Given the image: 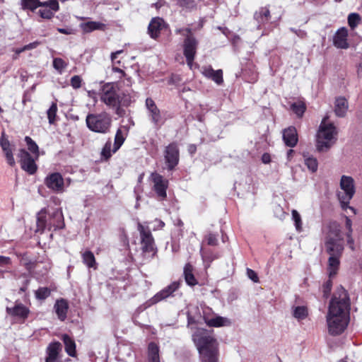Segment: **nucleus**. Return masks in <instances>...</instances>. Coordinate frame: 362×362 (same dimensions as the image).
Instances as JSON below:
<instances>
[{
	"mask_svg": "<svg viewBox=\"0 0 362 362\" xmlns=\"http://www.w3.org/2000/svg\"><path fill=\"white\" fill-rule=\"evenodd\" d=\"M146 106L149 112V117L151 122L156 126L161 125V116L159 109L157 107L155 102L151 98L146 100Z\"/></svg>",
	"mask_w": 362,
	"mask_h": 362,
	"instance_id": "18",
	"label": "nucleus"
},
{
	"mask_svg": "<svg viewBox=\"0 0 362 362\" xmlns=\"http://www.w3.org/2000/svg\"><path fill=\"white\" fill-rule=\"evenodd\" d=\"M361 18L359 14L351 13L348 16V23L351 29H354L361 22Z\"/></svg>",
	"mask_w": 362,
	"mask_h": 362,
	"instance_id": "40",
	"label": "nucleus"
},
{
	"mask_svg": "<svg viewBox=\"0 0 362 362\" xmlns=\"http://www.w3.org/2000/svg\"><path fill=\"white\" fill-rule=\"evenodd\" d=\"M80 27L84 33H90L95 30H103L105 25L99 22L88 21L81 23Z\"/></svg>",
	"mask_w": 362,
	"mask_h": 362,
	"instance_id": "31",
	"label": "nucleus"
},
{
	"mask_svg": "<svg viewBox=\"0 0 362 362\" xmlns=\"http://www.w3.org/2000/svg\"><path fill=\"white\" fill-rule=\"evenodd\" d=\"M18 156L20 158L21 166L23 170L30 175H33L37 171V167L34 158L25 149H21Z\"/></svg>",
	"mask_w": 362,
	"mask_h": 362,
	"instance_id": "13",
	"label": "nucleus"
},
{
	"mask_svg": "<svg viewBox=\"0 0 362 362\" xmlns=\"http://www.w3.org/2000/svg\"><path fill=\"white\" fill-rule=\"evenodd\" d=\"M176 1L177 5L182 8L192 9L196 6L193 0H176Z\"/></svg>",
	"mask_w": 362,
	"mask_h": 362,
	"instance_id": "47",
	"label": "nucleus"
},
{
	"mask_svg": "<svg viewBox=\"0 0 362 362\" xmlns=\"http://www.w3.org/2000/svg\"><path fill=\"white\" fill-rule=\"evenodd\" d=\"M137 230L140 234L141 250L143 253L153 257L157 252L154 238L148 226H143L141 223L137 224Z\"/></svg>",
	"mask_w": 362,
	"mask_h": 362,
	"instance_id": "7",
	"label": "nucleus"
},
{
	"mask_svg": "<svg viewBox=\"0 0 362 362\" xmlns=\"http://www.w3.org/2000/svg\"><path fill=\"white\" fill-rule=\"evenodd\" d=\"M54 308L58 318L61 321H64L66 318V314L69 309L68 302L63 298L57 300L54 304Z\"/></svg>",
	"mask_w": 362,
	"mask_h": 362,
	"instance_id": "25",
	"label": "nucleus"
},
{
	"mask_svg": "<svg viewBox=\"0 0 362 362\" xmlns=\"http://www.w3.org/2000/svg\"><path fill=\"white\" fill-rule=\"evenodd\" d=\"M22 6L31 11H34L39 6L49 7L54 11L59 9L57 0H49L45 2H41L40 0H22Z\"/></svg>",
	"mask_w": 362,
	"mask_h": 362,
	"instance_id": "15",
	"label": "nucleus"
},
{
	"mask_svg": "<svg viewBox=\"0 0 362 362\" xmlns=\"http://www.w3.org/2000/svg\"><path fill=\"white\" fill-rule=\"evenodd\" d=\"M348 102L346 98L343 97L337 98L334 106V112L336 115L340 117H344L348 110Z\"/></svg>",
	"mask_w": 362,
	"mask_h": 362,
	"instance_id": "28",
	"label": "nucleus"
},
{
	"mask_svg": "<svg viewBox=\"0 0 362 362\" xmlns=\"http://www.w3.org/2000/svg\"><path fill=\"white\" fill-rule=\"evenodd\" d=\"M291 213H292V219L293 220V221L295 223L296 228L298 232H300L302 230V221H301L300 215L295 209L292 210Z\"/></svg>",
	"mask_w": 362,
	"mask_h": 362,
	"instance_id": "46",
	"label": "nucleus"
},
{
	"mask_svg": "<svg viewBox=\"0 0 362 362\" xmlns=\"http://www.w3.org/2000/svg\"><path fill=\"white\" fill-rule=\"evenodd\" d=\"M346 238H347V243H348L349 247L352 250H354V240L351 237V234L346 233Z\"/></svg>",
	"mask_w": 362,
	"mask_h": 362,
	"instance_id": "58",
	"label": "nucleus"
},
{
	"mask_svg": "<svg viewBox=\"0 0 362 362\" xmlns=\"http://www.w3.org/2000/svg\"><path fill=\"white\" fill-rule=\"evenodd\" d=\"M198 41L193 35H187L183 42V53L185 58L189 59L192 57H195Z\"/></svg>",
	"mask_w": 362,
	"mask_h": 362,
	"instance_id": "16",
	"label": "nucleus"
},
{
	"mask_svg": "<svg viewBox=\"0 0 362 362\" xmlns=\"http://www.w3.org/2000/svg\"><path fill=\"white\" fill-rule=\"evenodd\" d=\"M112 146V142L109 139L106 141L104 147L102 149L101 151V156L104 158L105 160L109 159L112 156V149H111Z\"/></svg>",
	"mask_w": 362,
	"mask_h": 362,
	"instance_id": "43",
	"label": "nucleus"
},
{
	"mask_svg": "<svg viewBox=\"0 0 362 362\" xmlns=\"http://www.w3.org/2000/svg\"><path fill=\"white\" fill-rule=\"evenodd\" d=\"M86 123L90 131L100 134H107L109 132L112 124V118L105 112L90 113L86 116Z\"/></svg>",
	"mask_w": 362,
	"mask_h": 362,
	"instance_id": "6",
	"label": "nucleus"
},
{
	"mask_svg": "<svg viewBox=\"0 0 362 362\" xmlns=\"http://www.w3.org/2000/svg\"><path fill=\"white\" fill-rule=\"evenodd\" d=\"M51 295V290L47 287H40L35 291V296L39 300H44Z\"/></svg>",
	"mask_w": 362,
	"mask_h": 362,
	"instance_id": "36",
	"label": "nucleus"
},
{
	"mask_svg": "<svg viewBox=\"0 0 362 362\" xmlns=\"http://www.w3.org/2000/svg\"><path fill=\"white\" fill-rule=\"evenodd\" d=\"M123 51L122 50H118L115 52H112L111 54V59L113 62H115V60L116 59V58L117 57V55L121 54Z\"/></svg>",
	"mask_w": 362,
	"mask_h": 362,
	"instance_id": "64",
	"label": "nucleus"
},
{
	"mask_svg": "<svg viewBox=\"0 0 362 362\" xmlns=\"http://www.w3.org/2000/svg\"><path fill=\"white\" fill-rule=\"evenodd\" d=\"M291 108L298 117H302L306 107L303 102H297L293 103Z\"/></svg>",
	"mask_w": 362,
	"mask_h": 362,
	"instance_id": "37",
	"label": "nucleus"
},
{
	"mask_svg": "<svg viewBox=\"0 0 362 362\" xmlns=\"http://www.w3.org/2000/svg\"><path fill=\"white\" fill-rule=\"evenodd\" d=\"M247 277L250 279H251L252 281H254L255 283L259 281L258 276L254 270L247 268Z\"/></svg>",
	"mask_w": 362,
	"mask_h": 362,
	"instance_id": "52",
	"label": "nucleus"
},
{
	"mask_svg": "<svg viewBox=\"0 0 362 362\" xmlns=\"http://www.w3.org/2000/svg\"><path fill=\"white\" fill-rule=\"evenodd\" d=\"M62 351V344L58 341L49 344L47 348V357L45 362H62L59 360V353Z\"/></svg>",
	"mask_w": 362,
	"mask_h": 362,
	"instance_id": "20",
	"label": "nucleus"
},
{
	"mask_svg": "<svg viewBox=\"0 0 362 362\" xmlns=\"http://www.w3.org/2000/svg\"><path fill=\"white\" fill-rule=\"evenodd\" d=\"M29 282L30 281L28 279L24 281V284L20 288V292H24L27 290Z\"/></svg>",
	"mask_w": 362,
	"mask_h": 362,
	"instance_id": "63",
	"label": "nucleus"
},
{
	"mask_svg": "<svg viewBox=\"0 0 362 362\" xmlns=\"http://www.w3.org/2000/svg\"><path fill=\"white\" fill-rule=\"evenodd\" d=\"M326 252L329 255L328 259L327 270L329 272V277L334 276L339 267L340 258L344 251V245L342 241H333L329 238L325 240V242Z\"/></svg>",
	"mask_w": 362,
	"mask_h": 362,
	"instance_id": "5",
	"label": "nucleus"
},
{
	"mask_svg": "<svg viewBox=\"0 0 362 362\" xmlns=\"http://www.w3.org/2000/svg\"><path fill=\"white\" fill-rule=\"evenodd\" d=\"M348 30L346 28H339L334 36V45L340 49H347L349 43L347 42Z\"/></svg>",
	"mask_w": 362,
	"mask_h": 362,
	"instance_id": "21",
	"label": "nucleus"
},
{
	"mask_svg": "<svg viewBox=\"0 0 362 362\" xmlns=\"http://www.w3.org/2000/svg\"><path fill=\"white\" fill-rule=\"evenodd\" d=\"M194 267L190 263H187L184 267L183 275L185 282L190 286L198 284V281L194 275Z\"/></svg>",
	"mask_w": 362,
	"mask_h": 362,
	"instance_id": "27",
	"label": "nucleus"
},
{
	"mask_svg": "<svg viewBox=\"0 0 362 362\" xmlns=\"http://www.w3.org/2000/svg\"><path fill=\"white\" fill-rule=\"evenodd\" d=\"M148 362H160L159 348L153 342H151L148 347Z\"/></svg>",
	"mask_w": 362,
	"mask_h": 362,
	"instance_id": "30",
	"label": "nucleus"
},
{
	"mask_svg": "<svg viewBox=\"0 0 362 362\" xmlns=\"http://www.w3.org/2000/svg\"><path fill=\"white\" fill-rule=\"evenodd\" d=\"M349 310L350 300L348 293L340 286L333 294L326 317L330 335L338 336L344 332L349 322Z\"/></svg>",
	"mask_w": 362,
	"mask_h": 362,
	"instance_id": "1",
	"label": "nucleus"
},
{
	"mask_svg": "<svg viewBox=\"0 0 362 362\" xmlns=\"http://www.w3.org/2000/svg\"><path fill=\"white\" fill-rule=\"evenodd\" d=\"M206 240L209 245H216L218 243L217 237L213 233H209L206 236Z\"/></svg>",
	"mask_w": 362,
	"mask_h": 362,
	"instance_id": "51",
	"label": "nucleus"
},
{
	"mask_svg": "<svg viewBox=\"0 0 362 362\" xmlns=\"http://www.w3.org/2000/svg\"><path fill=\"white\" fill-rule=\"evenodd\" d=\"M192 340L199 351L201 362H218V343L206 329L198 328Z\"/></svg>",
	"mask_w": 362,
	"mask_h": 362,
	"instance_id": "2",
	"label": "nucleus"
},
{
	"mask_svg": "<svg viewBox=\"0 0 362 362\" xmlns=\"http://www.w3.org/2000/svg\"><path fill=\"white\" fill-rule=\"evenodd\" d=\"M283 140L289 147H294L298 143V134L294 127H289L283 132Z\"/></svg>",
	"mask_w": 362,
	"mask_h": 362,
	"instance_id": "23",
	"label": "nucleus"
},
{
	"mask_svg": "<svg viewBox=\"0 0 362 362\" xmlns=\"http://www.w3.org/2000/svg\"><path fill=\"white\" fill-rule=\"evenodd\" d=\"M153 183V190L160 200H164L167 197L166 190L168 187V180L157 173L151 175Z\"/></svg>",
	"mask_w": 362,
	"mask_h": 362,
	"instance_id": "11",
	"label": "nucleus"
},
{
	"mask_svg": "<svg viewBox=\"0 0 362 362\" xmlns=\"http://www.w3.org/2000/svg\"><path fill=\"white\" fill-rule=\"evenodd\" d=\"M83 262L89 268L94 267L95 265V258L93 253L90 251H86L82 254Z\"/></svg>",
	"mask_w": 362,
	"mask_h": 362,
	"instance_id": "35",
	"label": "nucleus"
},
{
	"mask_svg": "<svg viewBox=\"0 0 362 362\" xmlns=\"http://www.w3.org/2000/svg\"><path fill=\"white\" fill-rule=\"evenodd\" d=\"M176 33L177 34H182L184 36H185V37H187V35H192V30L191 28H179V29H177L175 30Z\"/></svg>",
	"mask_w": 362,
	"mask_h": 362,
	"instance_id": "55",
	"label": "nucleus"
},
{
	"mask_svg": "<svg viewBox=\"0 0 362 362\" xmlns=\"http://www.w3.org/2000/svg\"><path fill=\"white\" fill-rule=\"evenodd\" d=\"M132 103V96L129 93L122 92L119 93L118 105H122L124 107H128Z\"/></svg>",
	"mask_w": 362,
	"mask_h": 362,
	"instance_id": "41",
	"label": "nucleus"
},
{
	"mask_svg": "<svg viewBox=\"0 0 362 362\" xmlns=\"http://www.w3.org/2000/svg\"><path fill=\"white\" fill-rule=\"evenodd\" d=\"M179 149L177 144L171 143L166 146L164 157L168 169L172 170L179 163Z\"/></svg>",
	"mask_w": 362,
	"mask_h": 362,
	"instance_id": "12",
	"label": "nucleus"
},
{
	"mask_svg": "<svg viewBox=\"0 0 362 362\" xmlns=\"http://www.w3.org/2000/svg\"><path fill=\"white\" fill-rule=\"evenodd\" d=\"M4 134H2V136L0 139V145L3 150H6V148H10V143L7 139L4 138Z\"/></svg>",
	"mask_w": 362,
	"mask_h": 362,
	"instance_id": "54",
	"label": "nucleus"
},
{
	"mask_svg": "<svg viewBox=\"0 0 362 362\" xmlns=\"http://www.w3.org/2000/svg\"><path fill=\"white\" fill-rule=\"evenodd\" d=\"M62 340L65 345V351L70 356L76 355V344L75 341L67 334L62 336Z\"/></svg>",
	"mask_w": 362,
	"mask_h": 362,
	"instance_id": "29",
	"label": "nucleus"
},
{
	"mask_svg": "<svg viewBox=\"0 0 362 362\" xmlns=\"http://www.w3.org/2000/svg\"><path fill=\"white\" fill-rule=\"evenodd\" d=\"M3 151L5 153V156H6V161H7L8 164L10 165L11 166H13L15 165L16 162H15L11 148H6V150H3Z\"/></svg>",
	"mask_w": 362,
	"mask_h": 362,
	"instance_id": "49",
	"label": "nucleus"
},
{
	"mask_svg": "<svg viewBox=\"0 0 362 362\" xmlns=\"http://www.w3.org/2000/svg\"><path fill=\"white\" fill-rule=\"evenodd\" d=\"M262 160L265 164L270 163V161H271L270 155L269 153H264L262 156Z\"/></svg>",
	"mask_w": 362,
	"mask_h": 362,
	"instance_id": "61",
	"label": "nucleus"
},
{
	"mask_svg": "<svg viewBox=\"0 0 362 362\" xmlns=\"http://www.w3.org/2000/svg\"><path fill=\"white\" fill-rule=\"evenodd\" d=\"M40 44V42L39 41H35V42H33L31 43H29V44L25 45L24 49H25V51L33 49H35Z\"/></svg>",
	"mask_w": 362,
	"mask_h": 362,
	"instance_id": "57",
	"label": "nucleus"
},
{
	"mask_svg": "<svg viewBox=\"0 0 362 362\" xmlns=\"http://www.w3.org/2000/svg\"><path fill=\"white\" fill-rule=\"evenodd\" d=\"M65 224L61 209H55L47 213L46 209H41L37 214L36 232L43 233L46 229L56 230L64 228Z\"/></svg>",
	"mask_w": 362,
	"mask_h": 362,
	"instance_id": "3",
	"label": "nucleus"
},
{
	"mask_svg": "<svg viewBox=\"0 0 362 362\" xmlns=\"http://www.w3.org/2000/svg\"><path fill=\"white\" fill-rule=\"evenodd\" d=\"M345 226L346 229L348 230L347 233L351 234L352 233V222L351 220L349 217H346Z\"/></svg>",
	"mask_w": 362,
	"mask_h": 362,
	"instance_id": "59",
	"label": "nucleus"
},
{
	"mask_svg": "<svg viewBox=\"0 0 362 362\" xmlns=\"http://www.w3.org/2000/svg\"><path fill=\"white\" fill-rule=\"evenodd\" d=\"M25 141L28 146V150L35 154L36 158L39 156V148L37 144L30 137L25 136Z\"/></svg>",
	"mask_w": 362,
	"mask_h": 362,
	"instance_id": "39",
	"label": "nucleus"
},
{
	"mask_svg": "<svg viewBox=\"0 0 362 362\" xmlns=\"http://www.w3.org/2000/svg\"><path fill=\"white\" fill-rule=\"evenodd\" d=\"M201 72L206 78L214 81L217 85H221L223 82L221 69L215 71L211 66H204L201 69Z\"/></svg>",
	"mask_w": 362,
	"mask_h": 362,
	"instance_id": "17",
	"label": "nucleus"
},
{
	"mask_svg": "<svg viewBox=\"0 0 362 362\" xmlns=\"http://www.w3.org/2000/svg\"><path fill=\"white\" fill-rule=\"evenodd\" d=\"M303 157L305 165L313 173L316 172L318 167L317 159L315 157L310 156L308 153H304Z\"/></svg>",
	"mask_w": 362,
	"mask_h": 362,
	"instance_id": "32",
	"label": "nucleus"
},
{
	"mask_svg": "<svg viewBox=\"0 0 362 362\" xmlns=\"http://www.w3.org/2000/svg\"><path fill=\"white\" fill-rule=\"evenodd\" d=\"M7 313L18 320H25L30 313L29 309L22 303H16L13 308H6Z\"/></svg>",
	"mask_w": 362,
	"mask_h": 362,
	"instance_id": "19",
	"label": "nucleus"
},
{
	"mask_svg": "<svg viewBox=\"0 0 362 362\" xmlns=\"http://www.w3.org/2000/svg\"><path fill=\"white\" fill-rule=\"evenodd\" d=\"M270 18V11L267 7H262L254 13V19L258 24V28L269 21Z\"/></svg>",
	"mask_w": 362,
	"mask_h": 362,
	"instance_id": "26",
	"label": "nucleus"
},
{
	"mask_svg": "<svg viewBox=\"0 0 362 362\" xmlns=\"http://www.w3.org/2000/svg\"><path fill=\"white\" fill-rule=\"evenodd\" d=\"M125 140V136L120 129H118L115 136V142L113 145L112 152L115 153L119 150V148L122 146L124 141Z\"/></svg>",
	"mask_w": 362,
	"mask_h": 362,
	"instance_id": "34",
	"label": "nucleus"
},
{
	"mask_svg": "<svg viewBox=\"0 0 362 362\" xmlns=\"http://www.w3.org/2000/svg\"><path fill=\"white\" fill-rule=\"evenodd\" d=\"M308 315V309L305 306H296L293 308V316L298 320H303Z\"/></svg>",
	"mask_w": 362,
	"mask_h": 362,
	"instance_id": "33",
	"label": "nucleus"
},
{
	"mask_svg": "<svg viewBox=\"0 0 362 362\" xmlns=\"http://www.w3.org/2000/svg\"><path fill=\"white\" fill-rule=\"evenodd\" d=\"M290 30L291 32L294 33L300 38L303 39L307 37V33L303 30H300V29L297 30V29L291 28Z\"/></svg>",
	"mask_w": 362,
	"mask_h": 362,
	"instance_id": "53",
	"label": "nucleus"
},
{
	"mask_svg": "<svg viewBox=\"0 0 362 362\" xmlns=\"http://www.w3.org/2000/svg\"><path fill=\"white\" fill-rule=\"evenodd\" d=\"M41 7L42 8L38 11V13L42 18L51 19L54 16L55 11L53 9L46 6Z\"/></svg>",
	"mask_w": 362,
	"mask_h": 362,
	"instance_id": "44",
	"label": "nucleus"
},
{
	"mask_svg": "<svg viewBox=\"0 0 362 362\" xmlns=\"http://www.w3.org/2000/svg\"><path fill=\"white\" fill-rule=\"evenodd\" d=\"M81 78L78 75H75L72 76L71 78V86L74 89L79 88L81 86Z\"/></svg>",
	"mask_w": 362,
	"mask_h": 362,
	"instance_id": "50",
	"label": "nucleus"
},
{
	"mask_svg": "<svg viewBox=\"0 0 362 362\" xmlns=\"http://www.w3.org/2000/svg\"><path fill=\"white\" fill-rule=\"evenodd\" d=\"M329 230L326 235L325 240L332 239L333 241H343L341 230L339 224L335 221L329 224Z\"/></svg>",
	"mask_w": 362,
	"mask_h": 362,
	"instance_id": "24",
	"label": "nucleus"
},
{
	"mask_svg": "<svg viewBox=\"0 0 362 362\" xmlns=\"http://www.w3.org/2000/svg\"><path fill=\"white\" fill-rule=\"evenodd\" d=\"M57 105L56 103H52L50 107L47 110V118L50 124H54L57 116Z\"/></svg>",
	"mask_w": 362,
	"mask_h": 362,
	"instance_id": "42",
	"label": "nucleus"
},
{
	"mask_svg": "<svg viewBox=\"0 0 362 362\" xmlns=\"http://www.w3.org/2000/svg\"><path fill=\"white\" fill-rule=\"evenodd\" d=\"M340 187L344 190V194H339V199L343 205H346L349 203L355 192L354 179L349 176H341Z\"/></svg>",
	"mask_w": 362,
	"mask_h": 362,
	"instance_id": "10",
	"label": "nucleus"
},
{
	"mask_svg": "<svg viewBox=\"0 0 362 362\" xmlns=\"http://www.w3.org/2000/svg\"><path fill=\"white\" fill-rule=\"evenodd\" d=\"M45 185L55 192L64 191V179L59 173H53L48 175L45 179Z\"/></svg>",
	"mask_w": 362,
	"mask_h": 362,
	"instance_id": "14",
	"label": "nucleus"
},
{
	"mask_svg": "<svg viewBox=\"0 0 362 362\" xmlns=\"http://www.w3.org/2000/svg\"><path fill=\"white\" fill-rule=\"evenodd\" d=\"M100 90V100L102 102L110 107L118 105L119 93L116 91L114 83H105Z\"/></svg>",
	"mask_w": 362,
	"mask_h": 362,
	"instance_id": "9",
	"label": "nucleus"
},
{
	"mask_svg": "<svg viewBox=\"0 0 362 362\" xmlns=\"http://www.w3.org/2000/svg\"><path fill=\"white\" fill-rule=\"evenodd\" d=\"M57 31L60 33L65 35H71L73 33V30L71 28H57Z\"/></svg>",
	"mask_w": 362,
	"mask_h": 362,
	"instance_id": "60",
	"label": "nucleus"
},
{
	"mask_svg": "<svg viewBox=\"0 0 362 362\" xmlns=\"http://www.w3.org/2000/svg\"><path fill=\"white\" fill-rule=\"evenodd\" d=\"M10 263V258L7 257H0V264L6 265Z\"/></svg>",
	"mask_w": 362,
	"mask_h": 362,
	"instance_id": "62",
	"label": "nucleus"
},
{
	"mask_svg": "<svg viewBox=\"0 0 362 362\" xmlns=\"http://www.w3.org/2000/svg\"><path fill=\"white\" fill-rule=\"evenodd\" d=\"M226 321H227L226 318L218 316L209 320H206V323L209 327H217L224 325Z\"/></svg>",
	"mask_w": 362,
	"mask_h": 362,
	"instance_id": "38",
	"label": "nucleus"
},
{
	"mask_svg": "<svg viewBox=\"0 0 362 362\" xmlns=\"http://www.w3.org/2000/svg\"><path fill=\"white\" fill-rule=\"evenodd\" d=\"M332 282L330 279L327 280L326 282L324 283L322 286V291H323V296L325 298H328L330 291L332 290Z\"/></svg>",
	"mask_w": 362,
	"mask_h": 362,
	"instance_id": "48",
	"label": "nucleus"
},
{
	"mask_svg": "<svg viewBox=\"0 0 362 362\" xmlns=\"http://www.w3.org/2000/svg\"><path fill=\"white\" fill-rule=\"evenodd\" d=\"M122 107L123 106L122 105H118L117 106L112 107L115 108L116 115H117L119 117H123L125 115V111L122 108Z\"/></svg>",
	"mask_w": 362,
	"mask_h": 362,
	"instance_id": "56",
	"label": "nucleus"
},
{
	"mask_svg": "<svg viewBox=\"0 0 362 362\" xmlns=\"http://www.w3.org/2000/svg\"><path fill=\"white\" fill-rule=\"evenodd\" d=\"M164 26V21L159 17L153 18L148 26V33L152 39H157Z\"/></svg>",
	"mask_w": 362,
	"mask_h": 362,
	"instance_id": "22",
	"label": "nucleus"
},
{
	"mask_svg": "<svg viewBox=\"0 0 362 362\" xmlns=\"http://www.w3.org/2000/svg\"><path fill=\"white\" fill-rule=\"evenodd\" d=\"M327 117L323 118L316 138V148L320 152L327 151L335 143L337 131L332 123H327Z\"/></svg>",
	"mask_w": 362,
	"mask_h": 362,
	"instance_id": "4",
	"label": "nucleus"
},
{
	"mask_svg": "<svg viewBox=\"0 0 362 362\" xmlns=\"http://www.w3.org/2000/svg\"><path fill=\"white\" fill-rule=\"evenodd\" d=\"M180 281H175L172 282L170 285L163 288L161 291L154 295L151 299H149L146 303V307L156 304L157 303L165 300L168 298L174 297L175 292H176L180 288Z\"/></svg>",
	"mask_w": 362,
	"mask_h": 362,
	"instance_id": "8",
	"label": "nucleus"
},
{
	"mask_svg": "<svg viewBox=\"0 0 362 362\" xmlns=\"http://www.w3.org/2000/svg\"><path fill=\"white\" fill-rule=\"evenodd\" d=\"M67 66V64L62 58H54L53 60V67L62 74L64 69Z\"/></svg>",
	"mask_w": 362,
	"mask_h": 362,
	"instance_id": "45",
	"label": "nucleus"
}]
</instances>
